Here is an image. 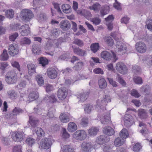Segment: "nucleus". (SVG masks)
<instances>
[{"label":"nucleus","instance_id":"nucleus-45","mask_svg":"<svg viewBox=\"0 0 152 152\" xmlns=\"http://www.w3.org/2000/svg\"><path fill=\"white\" fill-rule=\"evenodd\" d=\"M9 58V56L7 53V51L6 49H4L3 53L1 55V60L3 61L7 60Z\"/></svg>","mask_w":152,"mask_h":152},{"label":"nucleus","instance_id":"nucleus-56","mask_svg":"<svg viewBox=\"0 0 152 152\" xmlns=\"http://www.w3.org/2000/svg\"><path fill=\"white\" fill-rule=\"evenodd\" d=\"M38 18L40 21H42L47 19L46 14L44 13H40L38 15Z\"/></svg>","mask_w":152,"mask_h":152},{"label":"nucleus","instance_id":"nucleus-17","mask_svg":"<svg viewBox=\"0 0 152 152\" xmlns=\"http://www.w3.org/2000/svg\"><path fill=\"white\" fill-rule=\"evenodd\" d=\"M47 75L51 79L55 78L57 75V72L54 68H50L48 69L47 71Z\"/></svg>","mask_w":152,"mask_h":152},{"label":"nucleus","instance_id":"nucleus-13","mask_svg":"<svg viewBox=\"0 0 152 152\" xmlns=\"http://www.w3.org/2000/svg\"><path fill=\"white\" fill-rule=\"evenodd\" d=\"M8 51L10 55L14 56L18 54L19 50L17 46L12 45L9 46Z\"/></svg>","mask_w":152,"mask_h":152},{"label":"nucleus","instance_id":"nucleus-21","mask_svg":"<svg viewBox=\"0 0 152 152\" xmlns=\"http://www.w3.org/2000/svg\"><path fill=\"white\" fill-rule=\"evenodd\" d=\"M125 140L120 136L115 138L114 141V144L116 147H119L122 145L125 142Z\"/></svg>","mask_w":152,"mask_h":152},{"label":"nucleus","instance_id":"nucleus-4","mask_svg":"<svg viewBox=\"0 0 152 152\" xmlns=\"http://www.w3.org/2000/svg\"><path fill=\"white\" fill-rule=\"evenodd\" d=\"M116 51L118 54L122 55L126 52L127 48L125 44L121 41L117 42L116 44Z\"/></svg>","mask_w":152,"mask_h":152},{"label":"nucleus","instance_id":"nucleus-35","mask_svg":"<svg viewBox=\"0 0 152 152\" xmlns=\"http://www.w3.org/2000/svg\"><path fill=\"white\" fill-rule=\"evenodd\" d=\"M59 118L61 121L63 123L68 122L70 120L69 117L65 113L61 114Z\"/></svg>","mask_w":152,"mask_h":152},{"label":"nucleus","instance_id":"nucleus-9","mask_svg":"<svg viewBox=\"0 0 152 152\" xmlns=\"http://www.w3.org/2000/svg\"><path fill=\"white\" fill-rule=\"evenodd\" d=\"M67 92L65 88H59L57 92V96L59 99L63 100L66 97Z\"/></svg>","mask_w":152,"mask_h":152},{"label":"nucleus","instance_id":"nucleus-22","mask_svg":"<svg viewBox=\"0 0 152 152\" xmlns=\"http://www.w3.org/2000/svg\"><path fill=\"white\" fill-rule=\"evenodd\" d=\"M74 52L76 54L80 56H84L86 54V51L79 47L75 48L72 47Z\"/></svg>","mask_w":152,"mask_h":152},{"label":"nucleus","instance_id":"nucleus-30","mask_svg":"<svg viewBox=\"0 0 152 152\" xmlns=\"http://www.w3.org/2000/svg\"><path fill=\"white\" fill-rule=\"evenodd\" d=\"M109 11V7L107 5H105L101 7L100 13L101 16L103 17L104 15L107 14Z\"/></svg>","mask_w":152,"mask_h":152},{"label":"nucleus","instance_id":"nucleus-64","mask_svg":"<svg viewBox=\"0 0 152 152\" xmlns=\"http://www.w3.org/2000/svg\"><path fill=\"white\" fill-rule=\"evenodd\" d=\"M141 148V146L140 143H136L133 147V151L135 152H137L139 151Z\"/></svg>","mask_w":152,"mask_h":152},{"label":"nucleus","instance_id":"nucleus-47","mask_svg":"<svg viewBox=\"0 0 152 152\" xmlns=\"http://www.w3.org/2000/svg\"><path fill=\"white\" fill-rule=\"evenodd\" d=\"M31 43L30 40L27 37H24L21 40L20 44L22 45H29Z\"/></svg>","mask_w":152,"mask_h":152},{"label":"nucleus","instance_id":"nucleus-11","mask_svg":"<svg viewBox=\"0 0 152 152\" xmlns=\"http://www.w3.org/2000/svg\"><path fill=\"white\" fill-rule=\"evenodd\" d=\"M60 28L64 31L69 30L71 27V24L69 21L66 20H62L60 23Z\"/></svg>","mask_w":152,"mask_h":152},{"label":"nucleus","instance_id":"nucleus-26","mask_svg":"<svg viewBox=\"0 0 152 152\" xmlns=\"http://www.w3.org/2000/svg\"><path fill=\"white\" fill-rule=\"evenodd\" d=\"M63 11L66 14L69 13L72 11V8L70 5L67 4H63L61 6Z\"/></svg>","mask_w":152,"mask_h":152},{"label":"nucleus","instance_id":"nucleus-12","mask_svg":"<svg viewBox=\"0 0 152 152\" xmlns=\"http://www.w3.org/2000/svg\"><path fill=\"white\" fill-rule=\"evenodd\" d=\"M81 148L84 151L90 152L93 148V146L91 142H84L82 143Z\"/></svg>","mask_w":152,"mask_h":152},{"label":"nucleus","instance_id":"nucleus-54","mask_svg":"<svg viewBox=\"0 0 152 152\" xmlns=\"http://www.w3.org/2000/svg\"><path fill=\"white\" fill-rule=\"evenodd\" d=\"M58 29L56 28H53L50 31V35L51 36L57 37L59 35Z\"/></svg>","mask_w":152,"mask_h":152},{"label":"nucleus","instance_id":"nucleus-44","mask_svg":"<svg viewBox=\"0 0 152 152\" xmlns=\"http://www.w3.org/2000/svg\"><path fill=\"white\" fill-rule=\"evenodd\" d=\"M73 43L75 44L80 47H82L84 45L83 41L81 39L78 38H75L73 42Z\"/></svg>","mask_w":152,"mask_h":152},{"label":"nucleus","instance_id":"nucleus-31","mask_svg":"<svg viewBox=\"0 0 152 152\" xmlns=\"http://www.w3.org/2000/svg\"><path fill=\"white\" fill-rule=\"evenodd\" d=\"M44 99L48 102L51 103H54L57 101L56 96L53 95L50 96H46Z\"/></svg>","mask_w":152,"mask_h":152},{"label":"nucleus","instance_id":"nucleus-53","mask_svg":"<svg viewBox=\"0 0 152 152\" xmlns=\"http://www.w3.org/2000/svg\"><path fill=\"white\" fill-rule=\"evenodd\" d=\"M39 63L42 65V66H45V65L48 64V60L45 58L42 57L40 58Z\"/></svg>","mask_w":152,"mask_h":152},{"label":"nucleus","instance_id":"nucleus-50","mask_svg":"<svg viewBox=\"0 0 152 152\" xmlns=\"http://www.w3.org/2000/svg\"><path fill=\"white\" fill-rule=\"evenodd\" d=\"M36 79L39 85H42L43 84L44 81L43 77L40 75H37L36 77Z\"/></svg>","mask_w":152,"mask_h":152},{"label":"nucleus","instance_id":"nucleus-42","mask_svg":"<svg viewBox=\"0 0 152 152\" xmlns=\"http://www.w3.org/2000/svg\"><path fill=\"white\" fill-rule=\"evenodd\" d=\"M14 78L11 77H6L5 80L7 83L8 84H13L16 83L17 80V77H15V79Z\"/></svg>","mask_w":152,"mask_h":152},{"label":"nucleus","instance_id":"nucleus-46","mask_svg":"<svg viewBox=\"0 0 152 152\" xmlns=\"http://www.w3.org/2000/svg\"><path fill=\"white\" fill-rule=\"evenodd\" d=\"M26 141L29 146H32L35 143L36 140L32 137H29L27 138Z\"/></svg>","mask_w":152,"mask_h":152},{"label":"nucleus","instance_id":"nucleus-20","mask_svg":"<svg viewBox=\"0 0 152 152\" xmlns=\"http://www.w3.org/2000/svg\"><path fill=\"white\" fill-rule=\"evenodd\" d=\"M138 115L141 119H145L147 118L148 115L146 111L143 109H139L137 111Z\"/></svg>","mask_w":152,"mask_h":152},{"label":"nucleus","instance_id":"nucleus-27","mask_svg":"<svg viewBox=\"0 0 152 152\" xmlns=\"http://www.w3.org/2000/svg\"><path fill=\"white\" fill-rule=\"evenodd\" d=\"M99 131V129L96 127H93L90 128L88 131L89 135L91 136H96Z\"/></svg>","mask_w":152,"mask_h":152},{"label":"nucleus","instance_id":"nucleus-49","mask_svg":"<svg viewBox=\"0 0 152 152\" xmlns=\"http://www.w3.org/2000/svg\"><path fill=\"white\" fill-rule=\"evenodd\" d=\"M55 112V109L54 108L51 107L49 109L46 115L49 118H52L54 117V114Z\"/></svg>","mask_w":152,"mask_h":152},{"label":"nucleus","instance_id":"nucleus-19","mask_svg":"<svg viewBox=\"0 0 152 152\" xmlns=\"http://www.w3.org/2000/svg\"><path fill=\"white\" fill-rule=\"evenodd\" d=\"M98 116L99 118L100 119L102 124H107L110 122V118L109 114H107L106 115H104L102 116H100V115L99 114L98 115Z\"/></svg>","mask_w":152,"mask_h":152},{"label":"nucleus","instance_id":"nucleus-38","mask_svg":"<svg viewBox=\"0 0 152 152\" xmlns=\"http://www.w3.org/2000/svg\"><path fill=\"white\" fill-rule=\"evenodd\" d=\"M101 8V5L97 2L94 4L92 6L89 7L90 9L92 10L97 12H99Z\"/></svg>","mask_w":152,"mask_h":152},{"label":"nucleus","instance_id":"nucleus-34","mask_svg":"<svg viewBox=\"0 0 152 152\" xmlns=\"http://www.w3.org/2000/svg\"><path fill=\"white\" fill-rule=\"evenodd\" d=\"M7 94L9 97L12 99H15L17 97V94L14 90L9 91Z\"/></svg>","mask_w":152,"mask_h":152},{"label":"nucleus","instance_id":"nucleus-41","mask_svg":"<svg viewBox=\"0 0 152 152\" xmlns=\"http://www.w3.org/2000/svg\"><path fill=\"white\" fill-rule=\"evenodd\" d=\"M90 48L91 50L93 53H95L99 50V44L98 43L92 44L91 45Z\"/></svg>","mask_w":152,"mask_h":152},{"label":"nucleus","instance_id":"nucleus-14","mask_svg":"<svg viewBox=\"0 0 152 152\" xmlns=\"http://www.w3.org/2000/svg\"><path fill=\"white\" fill-rule=\"evenodd\" d=\"M28 122L31 125V129H33L32 130H34V129L38 126L39 123V120L34 117L29 115Z\"/></svg>","mask_w":152,"mask_h":152},{"label":"nucleus","instance_id":"nucleus-29","mask_svg":"<svg viewBox=\"0 0 152 152\" xmlns=\"http://www.w3.org/2000/svg\"><path fill=\"white\" fill-rule=\"evenodd\" d=\"M98 84L99 88L102 89H104L107 86V83L104 78L100 79L98 80Z\"/></svg>","mask_w":152,"mask_h":152},{"label":"nucleus","instance_id":"nucleus-55","mask_svg":"<svg viewBox=\"0 0 152 152\" xmlns=\"http://www.w3.org/2000/svg\"><path fill=\"white\" fill-rule=\"evenodd\" d=\"M134 82L136 84H141L142 83V78L140 77H135L133 78Z\"/></svg>","mask_w":152,"mask_h":152},{"label":"nucleus","instance_id":"nucleus-2","mask_svg":"<svg viewBox=\"0 0 152 152\" xmlns=\"http://www.w3.org/2000/svg\"><path fill=\"white\" fill-rule=\"evenodd\" d=\"M20 15L22 20L25 22L29 21L33 17V14L32 12L28 10H23Z\"/></svg>","mask_w":152,"mask_h":152},{"label":"nucleus","instance_id":"nucleus-10","mask_svg":"<svg viewBox=\"0 0 152 152\" xmlns=\"http://www.w3.org/2000/svg\"><path fill=\"white\" fill-rule=\"evenodd\" d=\"M110 138L105 135H101L97 137L96 142L98 144L102 145L109 142Z\"/></svg>","mask_w":152,"mask_h":152},{"label":"nucleus","instance_id":"nucleus-43","mask_svg":"<svg viewBox=\"0 0 152 152\" xmlns=\"http://www.w3.org/2000/svg\"><path fill=\"white\" fill-rule=\"evenodd\" d=\"M35 132L37 135L39 137H42L45 134V132L40 127H37L35 130Z\"/></svg>","mask_w":152,"mask_h":152},{"label":"nucleus","instance_id":"nucleus-5","mask_svg":"<svg viewBox=\"0 0 152 152\" xmlns=\"http://www.w3.org/2000/svg\"><path fill=\"white\" fill-rule=\"evenodd\" d=\"M115 68L119 73L122 74H125L127 72V67L124 63L121 62H119L116 64Z\"/></svg>","mask_w":152,"mask_h":152},{"label":"nucleus","instance_id":"nucleus-7","mask_svg":"<svg viewBox=\"0 0 152 152\" xmlns=\"http://www.w3.org/2000/svg\"><path fill=\"white\" fill-rule=\"evenodd\" d=\"M24 133L20 132H15L12 133L11 137L13 140L16 142L22 141L23 138Z\"/></svg>","mask_w":152,"mask_h":152},{"label":"nucleus","instance_id":"nucleus-8","mask_svg":"<svg viewBox=\"0 0 152 152\" xmlns=\"http://www.w3.org/2000/svg\"><path fill=\"white\" fill-rule=\"evenodd\" d=\"M135 48L137 52L141 53H145L146 50V45L142 42H137L135 45Z\"/></svg>","mask_w":152,"mask_h":152},{"label":"nucleus","instance_id":"nucleus-48","mask_svg":"<svg viewBox=\"0 0 152 152\" xmlns=\"http://www.w3.org/2000/svg\"><path fill=\"white\" fill-rule=\"evenodd\" d=\"M145 23V26H147L148 29L152 32V20L151 19H147Z\"/></svg>","mask_w":152,"mask_h":152},{"label":"nucleus","instance_id":"nucleus-52","mask_svg":"<svg viewBox=\"0 0 152 152\" xmlns=\"http://www.w3.org/2000/svg\"><path fill=\"white\" fill-rule=\"evenodd\" d=\"M80 13L82 15L84 16L85 18L87 19L90 18L92 16V15L91 12L87 10H84L83 12H82L81 11Z\"/></svg>","mask_w":152,"mask_h":152},{"label":"nucleus","instance_id":"nucleus-36","mask_svg":"<svg viewBox=\"0 0 152 152\" xmlns=\"http://www.w3.org/2000/svg\"><path fill=\"white\" fill-rule=\"evenodd\" d=\"M38 97V93L36 92H33L30 93L28 96V98L30 101H32L36 100Z\"/></svg>","mask_w":152,"mask_h":152},{"label":"nucleus","instance_id":"nucleus-32","mask_svg":"<svg viewBox=\"0 0 152 152\" xmlns=\"http://www.w3.org/2000/svg\"><path fill=\"white\" fill-rule=\"evenodd\" d=\"M27 68L28 73L29 75H31L35 72V65L32 64H29L27 65Z\"/></svg>","mask_w":152,"mask_h":152},{"label":"nucleus","instance_id":"nucleus-63","mask_svg":"<svg viewBox=\"0 0 152 152\" xmlns=\"http://www.w3.org/2000/svg\"><path fill=\"white\" fill-rule=\"evenodd\" d=\"M131 94L136 98H138L140 96L137 91L135 89H133L131 91Z\"/></svg>","mask_w":152,"mask_h":152},{"label":"nucleus","instance_id":"nucleus-58","mask_svg":"<svg viewBox=\"0 0 152 152\" xmlns=\"http://www.w3.org/2000/svg\"><path fill=\"white\" fill-rule=\"evenodd\" d=\"M134 72L136 74H139L141 73V68L139 66L135 65L132 67Z\"/></svg>","mask_w":152,"mask_h":152},{"label":"nucleus","instance_id":"nucleus-62","mask_svg":"<svg viewBox=\"0 0 152 152\" xmlns=\"http://www.w3.org/2000/svg\"><path fill=\"white\" fill-rule=\"evenodd\" d=\"M11 77L15 79V77H17V76L15 72L12 71H10L8 72L6 75V77Z\"/></svg>","mask_w":152,"mask_h":152},{"label":"nucleus","instance_id":"nucleus-6","mask_svg":"<svg viewBox=\"0 0 152 152\" xmlns=\"http://www.w3.org/2000/svg\"><path fill=\"white\" fill-rule=\"evenodd\" d=\"M52 144L51 140L49 138H44L42 139L40 143L42 148L48 149L50 148Z\"/></svg>","mask_w":152,"mask_h":152},{"label":"nucleus","instance_id":"nucleus-33","mask_svg":"<svg viewBox=\"0 0 152 152\" xmlns=\"http://www.w3.org/2000/svg\"><path fill=\"white\" fill-rule=\"evenodd\" d=\"M140 91L145 95H149L150 93V88L148 85L142 86L140 88Z\"/></svg>","mask_w":152,"mask_h":152},{"label":"nucleus","instance_id":"nucleus-24","mask_svg":"<svg viewBox=\"0 0 152 152\" xmlns=\"http://www.w3.org/2000/svg\"><path fill=\"white\" fill-rule=\"evenodd\" d=\"M40 48V44L34 43L32 46V51L34 53L36 54H39L41 51Z\"/></svg>","mask_w":152,"mask_h":152},{"label":"nucleus","instance_id":"nucleus-3","mask_svg":"<svg viewBox=\"0 0 152 152\" xmlns=\"http://www.w3.org/2000/svg\"><path fill=\"white\" fill-rule=\"evenodd\" d=\"M73 137L76 140H83L86 137V132L83 130H78L73 134Z\"/></svg>","mask_w":152,"mask_h":152},{"label":"nucleus","instance_id":"nucleus-23","mask_svg":"<svg viewBox=\"0 0 152 152\" xmlns=\"http://www.w3.org/2000/svg\"><path fill=\"white\" fill-rule=\"evenodd\" d=\"M101 56L105 60H109L112 57V55L109 52L105 50L101 52Z\"/></svg>","mask_w":152,"mask_h":152},{"label":"nucleus","instance_id":"nucleus-25","mask_svg":"<svg viewBox=\"0 0 152 152\" xmlns=\"http://www.w3.org/2000/svg\"><path fill=\"white\" fill-rule=\"evenodd\" d=\"M67 129L69 132H72L77 129V126L75 123L70 122L68 124Z\"/></svg>","mask_w":152,"mask_h":152},{"label":"nucleus","instance_id":"nucleus-16","mask_svg":"<svg viewBox=\"0 0 152 152\" xmlns=\"http://www.w3.org/2000/svg\"><path fill=\"white\" fill-rule=\"evenodd\" d=\"M124 125L127 127L131 126L134 122L133 118L130 115H125L124 118Z\"/></svg>","mask_w":152,"mask_h":152},{"label":"nucleus","instance_id":"nucleus-61","mask_svg":"<svg viewBox=\"0 0 152 152\" xmlns=\"http://www.w3.org/2000/svg\"><path fill=\"white\" fill-rule=\"evenodd\" d=\"M93 107L92 105L87 104L84 108V111L87 113H90L91 111L93 109Z\"/></svg>","mask_w":152,"mask_h":152},{"label":"nucleus","instance_id":"nucleus-1","mask_svg":"<svg viewBox=\"0 0 152 152\" xmlns=\"http://www.w3.org/2000/svg\"><path fill=\"white\" fill-rule=\"evenodd\" d=\"M111 101L109 96L105 95L101 100H98L97 101L96 108L97 111L102 112L104 111V107L107 105V103Z\"/></svg>","mask_w":152,"mask_h":152},{"label":"nucleus","instance_id":"nucleus-57","mask_svg":"<svg viewBox=\"0 0 152 152\" xmlns=\"http://www.w3.org/2000/svg\"><path fill=\"white\" fill-rule=\"evenodd\" d=\"M83 65V63L82 62H78L73 67L74 69L77 70L80 69Z\"/></svg>","mask_w":152,"mask_h":152},{"label":"nucleus","instance_id":"nucleus-60","mask_svg":"<svg viewBox=\"0 0 152 152\" xmlns=\"http://www.w3.org/2000/svg\"><path fill=\"white\" fill-rule=\"evenodd\" d=\"M64 152H74V149L68 145H65L64 147Z\"/></svg>","mask_w":152,"mask_h":152},{"label":"nucleus","instance_id":"nucleus-59","mask_svg":"<svg viewBox=\"0 0 152 152\" xmlns=\"http://www.w3.org/2000/svg\"><path fill=\"white\" fill-rule=\"evenodd\" d=\"M105 41L109 45L112 46L113 44V40L110 37H107L105 38Z\"/></svg>","mask_w":152,"mask_h":152},{"label":"nucleus","instance_id":"nucleus-15","mask_svg":"<svg viewBox=\"0 0 152 152\" xmlns=\"http://www.w3.org/2000/svg\"><path fill=\"white\" fill-rule=\"evenodd\" d=\"M30 28L27 24L22 26L20 29V32L22 36H27L30 33Z\"/></svg>","mask_w":152,"mask_h":152},{"label":"nucleus","instance_id":"nucleus-40","mask_svg":"<svg viewBox=\"0 0 152 152\" xmlns=\"http://www.w3.org/2000/svg\"><path fill=\"white\" fill-rule=\"evenodd\" d=\"M14 15V12L12 9L8 10L5 12L6 17L9 18L11 19L13 18Z\"/></svg>","mask_w":152,"mask_h":152},{"label":"nucleus","instance_id":"nucleus-51","mask_svg":"<svg viewBox=\"0 0 152 152\" xmlns=\"http://www.w3.org/2000/svg\"><path fill=\"white\" fill-rule=\"evenodd\" d=\"M88 118L86 117H83L81 120L80 124L84 127L88 126Z\"/></svg>","mask_w":152,"mask_h":152},{"label":"nucleus","instance_id":"nucleus-18","mask_svg":"<svg viewBox=\"0 0 152 152\" xmlns=\"http://www.w3.org/2000/svg\"><path fill=\"white\" fill-rule=\"evenodd\" d=\"M103 132L104 134L109 136H111L115 133L114 129L110 126H107L104 127L103 129Z\"/></svg>","mask_w":152,"mask_h":152},{"label":"nucleus","instance_id":"nucleus-39","mask_svg":"<svg viewBox=\"0 0 152 152\" xmlns=\"http://www.w3.org/2000/svg\"><path fill=\"white\" fill-rule=\"evenodd\" d=\"M120 136L125 140L129 136V133L127 130L125 129H123L119 133Z\"/></svg>","mask_w":152,"mask_h":152},{"label":"nucleus","instance_id":"nucleus-28","mask_svg":"<svg viewBox=\"0 0 152 152\" xmlns=\"http://www.w3.org/2000/svg\"><path fill=\"white\" fill-rule=\"evenodd\" d=\"M89 93L86 92L80 94L77 96V98L80 99L79 102H83L85 101L88 97Z\"/></svg>","mask_w":152,"mask_h":152},{"label":"nucleus","instance_id":"nucleus-37","mask_svg":"<svg viewBox=\"0 0 152 152\" xmlns=\"http://www.w3.org/2000/svg\"><path fill=\"white\" fill-rule=\"evenodd\" d=\"M24 110L19 107H15L12 110V114L13 115H17L23 113Z\"/></svg>","mask_w":152,"mask_h":152}]
</instances>
